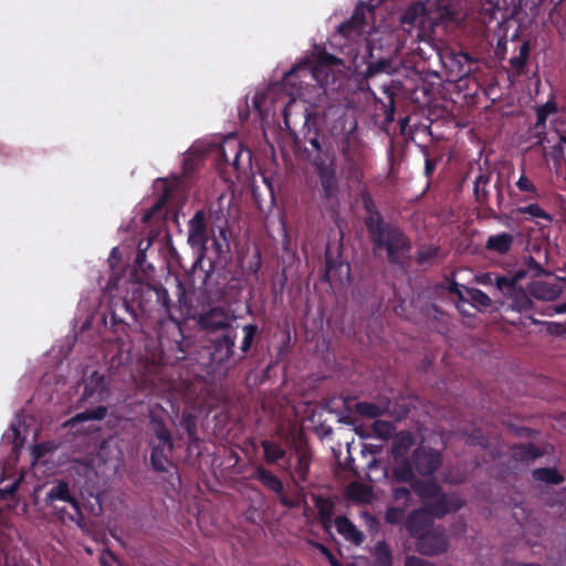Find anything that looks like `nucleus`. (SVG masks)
<instances>
[{
	"instance_id": "f257e3e1",
	"label": "nucleus",
	"mask_w": 566,
	"mask_h": 566,
	"mask_svg": "<svg viewBox=\"0 0 566 566\" xmlns=\"http://www.w3.org/2000/svg\"><path fill=\"white\" fill-rule=\"evenodd\" d=\"M367 232L374 250L386 252L389 263L397 265L410 256L411 241L398 224L385 221Z\"/></svg>"
},
{
	"instance_id": "f03ea898",
	"label": "nucleus",
	"mask_w": 566,
	"mask_h": 566,
	"mask_svg": "<svg viewBox=\"0 0 566 566\" xmlns=\"http://www.w3.org/2000/svg\"><path fill=\"white\" fill-rule=\"evenodd\" d=\"M283 120L291 135L295 134L297 125H302L303 143L310 144L315 151H321L318 115L303 101L291 99L283 109Z\"/></svg>"
},
{
	"instance_id": "7ed1b4c3",
	"label": "nucleus",
	"mask_w": 566,
	"mask_h": 566,
	"mask_svg": "<svg viewBox=\"0 0 566 566\" xmlns=\"http://www.w3.org/2000/svg\"><path fill=\"white\" fill-rule=\"evenodd\" d=\"M45 504L63 523L74 522L84 527L85 520L78 500L72 494L69 482L59 480L46 493Z\"/></svg>"
},
{
	"instance_id": "20e7f679",
	"label": "nucleus",
	"mask_w": 566,
	"mask_h": 566,
	"mask_svg": "<svg viewBox=\"0 0 566 566\" xmlns=\"http://www.w3.org/2000/svg\"><path fill=\"white\" fill-rule=\"evenodd\" d=\"M461 0H418L411 3L401 14L402 25H423L426 15L437 12L440 18H453Z\"/></svg>"
},
{
	"instance_id": "39448f33",
	"label": "nucleus",
	"mask_w": 566,
	"mask_h": 566,
	"mask_svg": "<svg viewBox=\"0 0 566 566\" xmlns=\"http://www.w3.org/2000/svg\"><path fill=\"white\" fill-rule=\"evenodd\" d=\"M209 219L212 221L210 239L214 258L208 256L209 269L206 271V279H208L210 273L214 271L217 262L226 258V255L230 252L229 221L223 214L222 210L210 211Z\"/></svg>"
},
{
	"instance_id": "423d86ee",
	"label": "nucleus",
	"mask_w": 566,
	"mask_h": 566,
	"mask_svg": "<svg viewBox=\"0 0 566 566\" xmlns=\"http://www.w3.org/2000/svg\"><path fill=\"white\" fill-rule=\"evenodd\" d=\"M495 286L502 295V300L499 301L500 307L518 313H526L532 310L534 305L532 295L522 286H515L512 282H507L505 275L495 276Z\"/></svg>"
},
{
	"instance_id": "0eeeda50",
	"label": "nucleus",
	"mask_w": 566,
	"mask_h": 566,
	"mask_svg": "<svg viewBox=\"0 0 566 566\" xmlns=\"http://www.w3.org/2000/svg\"><path fill=\"white\" fill-rule=\"evenodd\" d=\"M150 311L148 305L137 294L134 296L132 291V298L112 297L108 306V314L113 327L129 325L127 322L130 318L133 322L137 321L138 313H147Z\"/></svg>"
},
{
	"instance_id": "6e6552de",
	"label": "nucleus",
	"mask_w": 566,
	"mask_h": 566,
	"mask_svg": "<svg viewBox=\"0 0 566 566\" xmlns=\"http://www.w3.org/2000/svg\"><path fill=\"white\" fill-rule=\"evenodd\" d=\"M211 235V227H208L205 210H197L188 222V243L197 251L193 266L200 265L208 254V242Z\"/></svg>"
},
{
	"instance_id": "1a4fd4ad",
	"label": "nucleus",
	"mask_w": 566,
	"mask_h": 566,
	"mask_svg": "<svg viewBox=\"0 0 566 566\" xmlns=\"http://www.w3.org/2000/svg\"><path fill=\"white\" fill-rule=\"evenodd\" d=\"M292 455L286 460V470L296 483H306L313 462V452L304 439H293Z\"/></svg>"
},
{
	"instance_id": "9d476101",
	"label": "nucleus",
	"mask_w": 566,
	"mask_h": 566,
	"mask_svg": "<svg viewBox=\"0 0 566 566\" xmlns=\"http://www.w3.org/2000/svg\"><path fill=\"white\" fill-rule=\"evenodd\" d=\"M235 322V315L223 306H212L203 310L197 317L199 329L210 336L237 326Z\"/></svg>"
},
{
	"instance_id": "9b49d317",
	"label": "nucleus",
	"mask_w": 566,
	"mask_h": 566,
	"mask_svg": "<svg viewBox=\"0 0 566 566\" xmlns=\"http://www.w3.org/2000/svg\"><path fill=\"white\" fill-rule=\"evenodd\" d=\"M342 157L344 159V174L348 181L360 184L364 180L366 157L364 149L346 137L342 142Z\"/></svg>"
},
{
	"instance_id": "f8f14e48",
	"label": "nucleus",
	"mask_w": 566,
	"mask_h": 566,
	"mask_svg": "<svg viewBox=\"0 0 566 566\" xmlns=\"http://www.w3.org/2000/svg\"><path fill=\"white\" fill-rule=\"evenodd\" d=\"M238 337V325L224 332L213 335L210 338L211 360L217 365H224L230 360H237L235 342Z\"/></svg>"
},
{
	"instance_id": "ddd939ff",
	"label": "nucleus",
	"mask_w": 566,
	"mask_h": 566,
	"mask_svg": "<svg viewBox=\"0 0 566 566\" xmlns=\"http://www.w3.org/2000/svg\"><path fill=\"white\" fill-rule=\"evenodd\" d=\"M150 467L159 474H167L172 478L176 467L171 460L175 450L174 438L167 440H149Z\"/></svg>"
},
{
	"instance_id": "4468645a",
	"label": "nucleus",
	"mask_w": 566,
	"mask_h": 566,
	"mask_svg": "<svg viewBox=\"0 0 566 566\" xmlns=\"http://www.w3.org/2000/svg\"><path fill=\"white\" fill-rule=\"evenodd\" d=\"M449 537L442 526H432L416 541V549L423 556H438L448 551Z\"/></svg>"
},
{
	"instance_id": "2eb2a0df",
	"label": "nucleus",
	"mask_w": 566,
	"mask_h": 566,
	"mask_svg": "<svg viewBox=\"0 0 566 566\" xmlns=\"http://www.w3.org/2000/svg\"><path fill=\"white\" fill-rule=\"evenodd\" d=\"M410 458L415 471L421 476L434 474L442 464L441 452L429 446L419 444Z\"/></svg>"
},
{
	"instance_id": "dca6fc26",
	"label": "nucleus",
	"mask_w": 566,
	"mask_h": 566,
	"mask_svg": "<svg viewBox=\"0 0 566 566\" xmlns=\"http://www.w3.org/2000/svg\"><path fill=\"white\" fill-rule=\"evenodd\" d=\"M315 170L319 178L322 188V198L326 201L334 203L338 202V178L336 171V165L334 161L325 163L319 161L315 164Z\"/></svg>"
},
{
	"instance_id": "f3484780",
	"label": "nucleus",
	"mask_w": 566,
	"mask_h": 566,
	"mask_svg": "<svg viewBox=\"0 0 566 566\" xmlns=\"http://www.w3.org/2000/svg\"><path fill=\"white\" fill-rule=\"evenodd\" d=\"M250 478L260 482L269 491L274 492L284 507L292 509L295 506L294 501L285 495L282 480L264 465H255Z\"/></svg>"
},
{
	"instance_id": "a211bd4d",
	"label": "nucleus",
	"mask_w": 566,
	"mask_h": 566,
	"mask_svg": "<svg viewBox=\"0 0 566 566\" xmlns=\"http://www.w3.org/2000/svg\"><path fill=\"white\" fill-rule=\"evenodd\" d=\"M366 48L368 52L366 76L371 77L379 73H390L392 70L391 50L388 49L382 54V45H378L375 39L369 40Z\"/></svg>"
},
{
	"instance_id": "6ab92c4d",
	"label": "nucleus",
	"mask_w": 566,
	"mask_h": 566,
	"mask_svg": "<svg viewBox=\"0 0 566 566\" xmlns=\"http://www.w3.org/2000/svg\"><path fill=\"white\" fill-rule=\"evenodd\" d=\"M464 502L457 494L440 492L432 501L424 503L423 507L430 516L442 518L450 513L462 509Z\"/></svg>"
},
{
	"instance_id": "aec40b11",
	"label": "nucleus",
	"mask_w": 566,
	"mask_h": 566,
	"mask_svg": "<svg viewBox=\"0 0 566 566\" xmlns=\"http://www.w3.org/2000/svg\"><path fill=\"white\" fill-rule=\"evenodd\" d=\"M373 8L365 3H359L350 19L338 25L337 31L340 35L348 40H355L364 33L366 25V13L371 12Z\"/></svg>"
},
{
	"instance_id": "412c9836",
	"label": "nucleus",
	"mask_w": 566,
	"mask_h": 566,
	"mask_svg": "<svg viewBox=\"0 0 566 566\" xmlns=\"http://www.w3.org/2000/svg\"><path fill=\"white\" fill-rule=\"evenodd\" d=\"M108 396V387L104 375L93 371L84 381V390L81 400L90 403L104 401Z\"/></svg>"
},
{
	"instance_id": "4be33fe9",
	"label": "nucleus",
	"mask_w": 566,
	"mask_h": 566,
	"mask_svg": "<svg viewBox=\"0 0 566 566\" xmlns=\"http://www.w3.org/2000/svg\"><path fill=\"white\" fill-rule=\"evenodd\" d=\"M432 526L433 522L431 516L423 506L412 510L405 520V528L415 541L428 532Z\"/></svg>"
},
{
	"instance_id": "5701e85b",
	"label": "nucleus",
	"mask_w": 566,
	"mask_h": 566,
	"mask_svg": "<svg viewBox=\"0 0 566 566\" xmlns=\"http://www.w3.org/2000/svg\"><path fill=\"white\" fill-rule=\"evenodd\" d=\"M139 295L140 298L147 304V301L153 296L156 298V303L164 310L168 317L172 321L175 318L170 314L171 300L168 291L163 285L156 286H134V296Z\"/></svg>"
},
{
	"instance_id": "b1692460",
	"label": "nucleus",
	"mask_w": 566,
	"mask_h": 566,
	"mask_svg": "<svg viewBox=\"0 0 566 566\" xmlns=\"http://www.w3.org/2000/svg\"><path fill=\"white\" fill-rule=\"evenodd\" d=\"M515 238L510 232H500L489 235L484 249L493 254L503 256L511 252Z\"/></svg>"
},
{
	"instance_id": "393cba45",
	"label": "nucleus",
	"mask_w": 566,
	"mask_h": 566,
	"mask_svg": "<svg viewBox=\"0 0 566 566\" xmlns=\"http://www.w3.org/2000/svg\"><path fill=\"white\" fill-rule=\"evenodd\" d=\"M315 507L317 510L318 520L321 522L322 527L326 532H331L333 526V514L335 503L331 497H326L323 495H315L313 497Z\"/></svg>"
},
{
	"instance_id": "a878e982",
	"label": "nucleus",
	"mask_w": 566,
	"mask_h": 566,
	"mask_svg": "<svg viewBox=\"0 0 566 566\" xmlns=\"http://www.w3.org/2000/svg\"><path fill=\"white\" fill-rule=\"evenodd\" d=\"M337 532L346 539L355 545L364 542V534L355 526L347 516H337L335 520Z\"/></svg>"
},
{
	"instance_id": "bb28decb",
	"label": "nucleus",
	"mask_w": 566,
	"mask_h": 566,
	"mask_svg": "<svg viewBox=\"0 0 566 566\" xmlns=\"http://www.w3.org/2000/svg\"><path fill=\"white\" fill-rule=\"evenodd\" d=\"M412 491L422 500L423 504L432 501L442 491L436 480H416L411 486Z\"/></svg>"
},
{
	"instance_id": "cd10ccee",
	"label": "nucleus",
	"mask_w": 566,
	"mask_h": 566,
	"mask_svg": "<svg viewBox=\"0 0 566 566\" xmlns=\"http://www.w3.org/2000/svg\"><path fill=\"white\" fill-rule=\"evenodd\" d=\"M261 447L264 461L269 465L279 464L280 461L286 459V450L279 441L264 439L261 441Z\"/></svg>"
},
{
	"instance_id": "c85d7f7f",
	"label": "nucleus",
	"mask_w": 566,
	"mask_h": 566,
	"mask_svg": "<svg viewBox=\"0 0 566 566\" xmlns=\"http://www.w3.org/2000/svg\"><path fill=\"white\" fill-rule=\"evenodd\" d=\"M530 294L537 300L554 301L560 295V287L558 284L538 281L531 284Z\"/></svg>"
},
{
	"instance_id": "c756f323",
	"label": "nucleus",
	"mask_w": 566,
	"mask_h": 566,
	"mask_svg": "<svg viewBox=\"0 0 566 566\" xmlns=\"http://www.w3.org/2000/svg\"><path fill=\"white\" fill-rule=\"evenodd\" d=\"M363 207L366 211L365 217V226L366 230L369 231L370 229L379 226L380 223L385 222L382 214L378 210L375 201L373 200L371 196L369 193H364L363 197Z\"/></svg>"
},
{
	"instance_id": "7c9ffc66",
	"label": "nucleus",
	"mask_w": 566,
	"mask_h": 566,
	"mask_svg": "<svg viewBox=\"0 0 566 566\" xmlns=\"http://www.w3.org/2000/svg\"><path fill=\"white\" fill-rule=\"evenodd\" d=\"M492 176L493 174L491 170L480 169V172L474 180L473 192L475 200L480 205H488L489 202L490 192L486 187L491 182Z\"/></svg>"
},
{
	"instance_id": "2f4dec72",
	"label": "nucleus",
	"mask_w": 566,
	"mask_h": 566,
	"mask_svg": "<svg viewBox=\"0 0 566 566\" xmlns=\"http://www.w3.org/2000/svg\"><path fill=\"white\" fill-rule=\"evenodd\" d=\"M512 458L516 461L527 462L543 455V451L532 442L517 443L511 449Z\"/></svg>"
},
{
	"instance_id": "473e14b6",
	"label": "nucleus",
	"mask_w": 566,
	"mask_h": 566,
	"mask_svg": "<svg viewBox=\"0 0 566 566\" xmlns=\"http://www.w3.org/2000/svg\"><path fill=\"white\" fill-rule=\"evenodd\" d=\"M243 338L240 344V353L238 354L237 360L242 361L252 348L260 331L256 324H247L242 327Z\"/></svg>"
},
{
	"instance_id": "72a5a7b5",
	"label": "nucleus",
	"mask_w": 566,
	"mask_h": 566,
	"mask_svg": "<svg viewBox=\"0 0 566 566\" xmlns=\"http://www.w3.org/2000/svg\"><path fill=\"white\" fill-rule=\"evenodd\" d=\"M415 468L410 459H405L398 463L392 470V479L398 483H409L412 486L413 481L418 480L415 476Z\"/></svg>"
},
{
	"instance_id": "f704fd0d",
	"label": "nucleus",
	"mask_w": 566,
	"mask_h": 566,
	"mask_svg": "<svg viewBox=\"0 0 566 566\" xmlns=\"http://www.w3.org/2000/svg\"><path fill=\"white\" fill-rule=\"evenodd\" d=\"M149 430L153 434L150 440L172 439L171 431L168 429L165 420L154 412L149 415Z\"/></svg>"
},
{
	"instance_id": "c9c22d12",
	"label": "nucleus",
	"mask_w": 566,
	"mask_h": 566,
	"mask_svg": "<svg viewBox=\"0 0 566 566\" xmlns=\"http://www.w3.org/2000/svg\"><path fill=\"white\" fill-rule=\"evenodd\" d=\"M170 197V190L165 188L158 200L143 216L144 223H151L154 220H161L164 217V207Z\"/></svg>"
},
{
	"instance_id": "e433bc0d",
	"label": "nucleus",
	"mask_w": 566,
	"mask_h": 566,
	"mask_svg": "<svg viewBox=\"0 0 566 566\" xmlns=\"http://www.w3.org/2000/svg\"><path fill=\"white\" fill-rule=\"evenodd\" d=\"M558 111L557 103L554 97L549 98L545 104L536 107V122L534 129H546V120L551 114H555Z\"/></svg>"
},
{
	"instance_id": "4c0bfd02",
	"label": "nucleus",
	"mask_w": 566,
	"mask_h": 566,
	"mask_svg": "<svg viewBox=\"0 0 566 566\" xmlns=\"http://www.w3.org/2000/svg\"><path fill=\"white\" fill-rule=\"evenodd\" d=\"M388 407L369 401H358L354 406L355 412L359 416L375 419L386 413Z\"/></svg>"
},
{
	"instance_id": "58836bf2",
	"label": "nucleus",
	"mask_w": 566,
	"mask_h": 566,
	"mask_svg": "<svg viewBox=\"0 0 566 566\" xmlns=\"http://www.w3.org/2000/svg\"><path fill=\"white\" fill-rule=\"evenodd\" d=\"M532 475L534 480L552 485H558L565 480L555 468H538L532 472Z\"/></svg>"
},
{
	"instance_id": "ea45409f",
	"label": "nucleus",
	"mask_w": 566,
	"mask_h": 566,
	"mask_svg": "<svg viewBox=\"0 0 566 566\" xmlns=\"http://www.w3.org/2000/svg\"><path fill=\"white\" fill-rule=\"evenodd\" d=\"M373 555L378 566H394L392 553L385 539L376 543Z\"/></svg>"
},
{
	"instance_id": "a19ab883",
	"label": "nucleus",
	"mask_w": 566,
	"mask_h": 566,
	"mask_svg": "<svg viewBox=\"0 0 566 566\" xmlns=\"http://www.w3.org/2000/svg\"><path fill=\"white\" fill-rule=\"evenodd\" d=\"M465 292L469 297V302L478 311H483L492 306L493 302L491 297L483 291L475 287H468L465 289Z\"/></svg>"
},
{
	"instance_id": "79ce46f5",
	"label": "nucleus",
	"mask_w": 566,
	"mask_h": 566,
	"mask_svg": "<svg viewBox=\"0 0 566 566\" xmlns=\"http://www.w3.org/2000/svg\"><path fill=\"white\" fill-rule=\"evenodd\" d=\"M181 428L186 431L188 437V444L195 446L199 442V438L197 434V417L192 413L185 412L182 413L181 420H180Z\"/></svg>"
},
{
	"instance_id": "37998d69",
	"label": "nucleus",
	"mask_w": 566,
	"mask_h": 566,
	"mask_svg": "<svg viewBox=\"0 0 566 566\" xmlns=\"http://www.w3.org/2000/svg\"><path fill=\"white\" fill-rule=\"evenodd\" d=\"M450 60L453 66H457V74L459 76L468 75L471 72V63L473 59L467 52H452Z\"/></svg>"
},
{
	"instance_id": "c03bdc74",
	"label": "nucleus",
	"mask_w": 566,
	"mask_h": 566,
	"mask_svg": "<svg viewBox=\"0 0 566 566\" xmlns=\"http://www.w3.org/2000/svg\"><path fill=\"white\" fill-rule=\"evenodd\" d=\"M107 415V407L105 406H97L92 409H86L85 411L76 413L72 419L71 422L74 423H81L88 420H102Z\"/></svg>"
},
{
	"instance_id": "a18cd8bd",
	"label": "nucleus",
	"mask_w": 566,
	"mask_h": 566,
	"mask_svg": "<svg viewBox=\"0 0 566 566\" xmlns=\"http://www.w3.org/2000/svg\"><path fill=\"white\" fill-rule=\"evenodd\" d=\"M530 57V45L524 42L520 46L518 54L510 59V65L515 70L517 75L524 74L527 60Z\"/></svg>"
},
{
	"instance_id": "49530a36",
	"label": "nucleus",
	"mask_w": 566,
	"mask_h": 566,
	"mask_svg": "<svg viewBox=\"0 0 566 566\" xmlns=\"http://www.w3.org/2000/svg\"><path fill=\"white\" fill-rule=\"evenodd\" d=\"M518 214H527L532 219H543L547 222L553 221V217L544 210L538 203H530L516 209Z\"/></svg>"
},
{
	"instance_id": "de8ad7c7",
	"label": "nucleus",
	"mask_w": 566,
	"mask_h": 566,
	"mask_svg": "<svg viewBox=\"0 0 566 566\" xmlns=\"http://www.w3.org/2000/svg\"><path fill=\"white\" fill-rule=\"evenodd\" d=\"M413 444V437L408 431H401L397 434L394 441L395 455L406 454L410 447Z\"/></svg>"
},
{
	"instance_id": "09e8293b",
	"label": "nucleus",
	"mask_w": 566,
	"mask_h": 566,
	"mask_svg": "<svg viewBox=\"0 0 566 566\" xmlns=\"http://www.w3.org/2000/svg\"><path fill=\"white\" fill-rule=\"evenodd\" d=\"M516 187L520 191L527 193V196H526L527 200H535V199H538L541 196L538 188L535 186V184L530 178H527L525 176L524 172L521 175V177L516 181Z\"/></svg>"
},
{
	"instance_id": "8fccbe9b",
	"label": "nucleus",
	"mask_w": 566,
	"mask_h": 566,
	"mask_svg": "<svg viewBox=\"0 0 566 566\" xmlns=\"http://www.w3.org/2000/svg\"><path fill=\"white\" fill-rule=\"evenodd\" d=\"M229 150H230V154L232 155V160H231V167L233 169L234 172H240L241 171V156H242V146L240 143L238 142H234L232 140L230 144H229Z\"/></svg>"
},
{
	"instance_id": "3c124183",
	"label": "nucleus",
	"mask_w": 566,
	"mask_h": 566,
	"mask_svg": "<svg viewBox=\"0 0 566 566\" xmlns=\"http://www.w3.org/2000/svg\"><path fill=\"white\" fill-rule=\"evenodd\" d=\"M406 507L390 506L386 510L385 521L390 525H398L405 517Z\"/></svg>"
},
{
	"instance_id": "603ef678",
	"label": "nucleus",
	"mask_w": 566,
	"mask_h": 566,
	"mask_svg": "<svg viewBox=\"0 0 566 566\" xmlns=\"http://www.w3.org/2000/svg\"><path fill=\"white\" fill-rule=\"evenodd\" d=\"M548 157L555 167H560L565 161V145L560 140L553 145L548 151Z\"/></svg>"
},
{
	"instance_id": "864d4df0",
	"label": "nucleus",
	"mask_w": 566,
	"mask_h": 566,
	"mask_svg": "<svg viewBox=\"0 0 566 566\" xmlns=\"http://www.w3.org/2000/svg\"><path fill=\"white\" fill-rule=\"evenodd\" d=\"M439 254V248L429 245L423 247L418 251L416 261L418 264H424L437 258Z\"/></svg>"
},
{
	"instance_id": "5fc2aeb1",
	"label": "nucleus",
	"mask_w": 566,
	"mask_h": 566,
	"mask_svg": "<svg viewBox=\"0 0 566 566\" xmlns=\"http://www.w3.org/2000/svg\"><path fill=\"white\" fill-rule=\"evenodd\" d=\"M230 143L231 142H227L226 145H223L218 151L217 164L222 171H226L227 168L231 165L232 155L229 150Z\"/></svg>"
},
{
	"instance_id": "6e6d98bb",
	"label": "nucleus",
	"mask_w": 566,
	"mask_h": 566,
	"mask_svg": "<svg viewBox=\"0 0 566 566\" xmlns=\"http://www.w3.org/2000/svg\"><path fill=\"white\" fill-rule=\"evenodd\" d=\"M373 430L377 437L388 439L391 436L392 424L388 421L376 420Z\"/></svg>"
},
{
	"instance_id": "4d7b16f0",
	"label": "nucleus",
	"mask_w": 566,
	"mask_h": 566,
	"mask_svg": "<svg viewBox=\"0 0 566 566\" xmlns=\"http://www.w3.org/2000/svg\"><path fill=\"white\" fill-rule=\"evenodd\" d=\"M525 269L530 272V274L534 277L541 276L545 273L542 264L537 262L533 256L528 255L524 258Z\"/></svg>"
},
{
	"instance_id": "13d9d810",
	"label": "nucleus",
	"mask_w": 566,
	"mask_h": 566,
	"mask_svg": "<svg viewBox=\"0 0 566 566\" xmlns=\"http://www.w3.org/2000/svg\"><path fill=\"white\" fill-rule=\"evenodd\" d=\"M392 499L397 502H399V501L403 502V505H405L403 507H407L411 501V492L406 486L395 488L392 490Z\"/></svg>"
},
{
	"instance_id": "bf43d9fd",
	"label": "nucleus",
	"mask_w": 566,
	"mask_h": 566,
	"mask_svg": "<svg viewBox=\"0 0 566 566\" xmlns=\"http://www.w3.org/2000/svg\"><path fill=\"white\" fill-rule=\"evenodd\" d=\"M198 161V157L192 155L186 156L182 163L184 175L190 176L196 170Z\"/></svg>"
},
{
	"instance_id": "052dcab7",
	"label": "nucleus",
	"mask_w": 566,
	"mask_h": 566,
	"mask_svg": "<svg viewBox=\"0 0 566 566\" xmlns=\"http://www.w3.org/2000/svg\"><path fill=\"white\" fill-rule=\"evenodd\" d=\"M405 566H436L433 563L417 557V556H407L405 558Z\"/></svg>"
},
{
	"instance_id": "680f3d73",
	"label": "nucleus",
	"mask_w": 566,
	"mask_h": 566,
	"mask_svg": "<svg viewBox=\"0 0 566 566\" xmlns=\"http://www.w3.org/2000/svg\"><path fill=\"white\" fill-rule=\"evenodd\" d=\"M528 273L530 272L526 269H518L511 277L506 276V281L512 282L515 286H520L518 283L524 280Z\"/></svg>"
},
{
	"instance_id": "e2e57ef3",
	"label": "nucleus",
	"mask_w": 566,
	"mask_h": 566,
	"mask_svg": "<svg viewBox=\"0 0 566 566\" xmlns=\"http://www.w3.org/2000/svg\"><path fill=\"white\" fill-rule=\"evenodd\" d=\"M308 72V67L306 65H296L293 66L286 74H285V81L289 83H292L293 77L296 76L298 72Z\"/></svg>"
},
{
	"instance_id": "0e129e2a",
	"label": "nucleus",
	"mask_w": 566,
	"mask_h": 566,
	"mask_svg": "<svg viewBox=\"0 0 566 566\" xmlns=\"http://www.w3.org/2000/svg\"><path fill=\"white\" fill-rule=\"evenodd\" d=\"M142 244L143 242L139 243L138 245V251H137V254H136V258H135V264L138 266V268H143V264L145 262V259H146V252L145 250L149 247L150 242H148L146 244V248L143 249L142 248Z\"/></svg>"
},
{
	"instance_id": "69168bd1",
	"label": "nucleus",
	"mask_w": 566,
	"mask_h": 566,
	"mask_svg": "<svg viewBox=\"0 0 566 566\" xmlns=\"http://www.w3.org/2000/svg\"><path fill=\"white\" fill-rule=\"evenodd\" d=\"M319 62L324 65H336L339 60L335 55L324 52L319 55Z\"/></svg>"
},
{
	"instance_id": "338daca9",
	"label": "nucleus",
	"mask_w": 566,
	"mask_h": 566,
	"mask_svg": "<svg viewBox=\"0 0 566 566\" xmlns=\"http://www.w3.org/2000/svg\"><path fill=\"white\" fill-rule=\"evenodd\" d=\"M437 167V159L427 157L424 163V175L426 177H430Z\"/></svg>"
},
{
	"instance_id": "774afa93",
	"label": "nucleus",
	"mask_w": 566,
	"mask_h": 566,
	"mask_svg": "<svg viewBox=\"0 0 566 566\" xmlns=\"http://www.w3.org/2000/svg\"><path fill=\"white\" fill-rule=\"evenodd\" d=\"M116 558L109 551H105L99 557L101 566H112V562H115Z\"/></svg>"
}]
</instances>
